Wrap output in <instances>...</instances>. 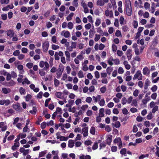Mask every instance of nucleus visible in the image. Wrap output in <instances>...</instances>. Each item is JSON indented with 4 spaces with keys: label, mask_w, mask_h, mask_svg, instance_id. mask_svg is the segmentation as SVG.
<instances>
[{
    "label": "nucleus",
    "mask_w": 159,
    "mask_h": 159,
    "mask_svg": "<svg viewBox=\"0 0 159 159\" xmlns=\"http://www.w3.org/2000/svg\"><path fill=\"white\" fill-rule=\"evenodd\" d=\"M43 70L47 71L49 69V65L47 61L44 62L43 61H41L39 63V66L41 68H43L44 66Z\"/></svg>",
    "instance_id": "obj_1"
},
{
    "label": "nucleus",
    "mask_w": 159,
    "mask_h": 159,
    "mask_svg": "<svg viewBox=\"0 0 159 159\" xmlns=\"http://www.w3.org/2000/svg\"><path fill=\"white\" fill-rule=\"evenodd\" d=\"M64 70V66H60L57 70V79H59L61 75L62 72Z\"/></svg>",
    "instance_id": "obj_2"
},
{
    "label": "nucleus",
    "mask_w": 159,
    "mask_h": 159,
    "mask_svg": "<svg viewBox=\"0 0 159 159\" xmlns=\"http://www.w3.org/2000/svg\"><path fill=\"white\" fill-rule=\"evenodd\" d=\"M142 75L141 73V72L138 70L137 71L136 74L134 75V77L133 78V80L138 79L139 80H141L142 79Z\"/></svg>",
    "instance_id": "obj_3"
},
{
    "label": "nucleus",
    "mask_w": 159,
    "mask_h": 159,
    "mask_svg": "<svg viewBox=\"0 0 159 159\" xmlns=\"http://www.w3.org/2000/svg\"><path fill=\"white\" fill-rule=\"evenodd\" d=\"M13 108L16 111L21 112L22 110V108L21 107L20 104L17 103L16 104H13L12 105Z\"/></svg>",
    "instance_id": "obj_4"
},
{
    "label": "nucleus",
    "mask_w": 159,
    "mask_h": 159,
    "mask_svg": "<svg viewBox=\"0 0 159 159\" xmlns=\"http://www.w3.org/2000/svg\"><path fill=\"white\" fill-rule=\"evenodd\" d=\"M49 43L48 41L44 43L42 45L43 51L44 52H46L48 49Z\"/></svg>",
    "instance_id": "obj_5"
},
{
    "label": "nucleus",
    "mask_w": 159,
    "mask_h": 159,
    "mask_svg": "<svg viewBox=\"0 0 159 159\" xmlns=\"http://www.w3.org/2000/svg\"><path fill=\"white\" fill-rule=\"evenodd\" d=\"M125 4L126 14L127 15L129 16V0H126Z\"/></svg>",
    "instance_id": "obj_6"
},
{
    "label": "nucleus",
    "mask_w": 159,
    "mask_h": 159,
    "mask_svg": "<svg viewBox=\"0 0 159 159\" xmlns=\"http://www.w3.org/2000/svg\"><path fill=\"white\" fill-rule=\"evenodd\" d=\"M88 127H86L83 128L82 129V133L83 132V136L84 137H86L88 135Z\"/></svg>",
    "instance_id": "obj_7"
},
{
    "label": "nucleus",
    "mask_w": 159,
    "mask_h": 159,
    "mask_svg": "<svg viewBox=\"0 0 159 159\" xmlns=\"http://www.w3.org/2000/svg\"><path fill=\"white\" fill-rule=\"evenodd\" d=\"M137 45L136 43H134L133 45V47L134 48V51L135 53L137 55H139L140 54V51L139 50V48L137 47Z\"/></svg>",
    "instance_id": "obj_8"
},
{
    "label": "nucleus",
    "mask_w": 159,
    "mask_h": 159,
    "mask_svg": "<svg viewBox=\"0 0 159 159\" xmlns=\"http://www.w3.org/2000/svg\"><path fill=\"white\" fill-rule=\"evenodd\" d=\"M61 35H63L65 38H67L70 37V33L68 31H66L65 32V31L63 30L61 32Z\"/></svg>",
    "instance_id": "obj_9"
},
{
    "label": "nucleus",
    "mask_w": 159,
    "mask_h": 159,
    "mask_svg": "<svg viewBox=\"0 0 159 159\" xmlns=\"http://www.w3.org/2000/svg\"><path fill=\"white\" fill-rule=\"evenodd\" d=\"M143 71V73L144 75H148L150 73L149 69L147 67H145L144 68Z\"/></svg>",
    "instance_id": "obj_10"
},
{
    "label": "nucleus",
    "mask_w": 159,
    "mask_h": 159,
    "mask_svg": "<svg viewBox=\"0 0 159 159\" xmlns=\"http://www.w3.org/2000/svg\"><path fill=\"white\" fill-rule=\"evenodd\" d=\"M17 68L19 70H20V73L23 74L24 73L23 66L22 65H19L17 66Z\"/></svg>",
    "instance_id": "obj_11"
},
{
    "label": "nucleus",
    "mask_w": 159,
    "mask_h": 159,
    "mask_svg": "<svg viewBox=\"0 0 159 159\" xmlns=\"http://www.w3.org/2000/svg\"><path fill=\"white\" fill-rule=\"evenodd\" d=\"M14 35L13 31L12 30H9L7 31V35L11 38L13 37Z\"/></svg>",
    "instance_id": "obj_12"
},
{
    "label": "nucleus",
    "mask_w": 159,
    "mask_h": 159,
    "mask_svg": "<svg viewBox=\"0 0 159 159\" xmlns=\"http://www.w3.org/2000/svg\"><path fill=\"white\" fill-rule=\"evenodd\" d=\"M74 145V140L70 139L68 141V146L70 148H72Z\"/></svg>",
    "instance_id": "obj_13"
},
{
    "label": "nucleus",
    "mask_w": 159,
    "mask_h": 159,
    "mask_svg": "<svg viewBox=\"0 0 159 159\" xmlns=\"http://www.w3.org/2000/svg\"><path fill=\"white\" fill-rule=\"evenodd\" d=\"M2 91L4 93L7 94L11 92V89L9 88L7 89L5 88H3L2 89Z\"/></svg>",
    "instance_id": "obj_14"
},
{
    "label": "nucleus",
    "mask_w": 159,
    "mask_h": 159,
    "mask_svg": "<svg viewBox=\"0 0 159 159\" xmlns=\"http://www.w3.org/2000/svg\"><path fill=\"white\" fill-rule=\"evenodd\" d=\"M105 15L107 16H108L110 15V17L113 16V13L112 11H109L108 10H107L105 11Z\"/></svg>",
    "instance_id": "obj_15"
},
{
    "label": "nucleus",
    "mask_w": 159,
    "mask_h": 159,
    "mask_svg": "<svg viewBox=\"0 0 159 159\" xmlns=\"http://www.w3.org/2000/svg\"><path fill=\"white\" fill-rule=\"evenodd\" d=\"M112 126H114L116 128H119L120 126V123L119 121H117L115 123H112L111 124Z\"/></svg>",
    "instance_id": "obj_16"
},
{
    "label": "nucleus",
    "mask_w": 159,
    "mask_h": 159,
    "mask_svg": "<svg viewBox=\"0 0 159 159\" xmlns=\"http://www.w3.org/2000/svg\"><path fill=\"white\" fill-rule=\"evenodd\" d=\"M112 135H110L107 139L106 141L108 145H110L112 141Z\"/></svg>",
    "instance_id": "obj_17"
},
{
    "label": "nucleus",
    "mask_w": 159,
    "mask_h": 159,
    "mask_svg": "<svg viewBox=\"0 0 159 159\" xmlns=\"http://www.w3.org/2000/svg\"><path fill=\"white\" fill-rule=\"evenodd\" d=\"M19 91L21 95H25L26 93L25 89L22 87L20 88Z\"/></svg>",
    "instance_id": "obj_18"
},
{
    "label": "nucleus",
    "mask_w": 159,
    "mask_h": 159,
    "mask_svg": "<svg viewBox=\"0 0 159 159\" xmlns=\"http://www.w3.org/2000/svg\"><path fill=\"white\" fill-rule=\"evenodd\" d=\"M122 103L123 105L125 104L127 102L128 103H129V98H128V100H127L126 98L125 97H124L122 98Z\"/></svg>",
    "instance_id": "obj_19"
},
{
    "label": "nucleus",
    "mask_w": 159,
    "mask_h": 159,
    "mask_svg": "<svg viewBox=\"0 0 159 159\" xmlns=\"http://www.w3.org/2000/svg\"><path fill=\"white\" fill-rule=\"evenodd\" d=\"M15 84V82L12 80H11L10 81L7 83V86H11L14 85Z\"/></svg>",
    "instance_id": "obj_20"
},
{
    "label": "nucleus",
    "mask_w": 159,
    "mask_h": 159,
    "mask_svg": "<svg viewBox=\"0 0 159 159\" xmlns=\"http://www.w3.org/2000/svg\"><path fill=\"white\" fill-rule=\"evenodd\" d=\"M89 37L90 38L93 37L94 34V29L93 27L92 28V30H90L89 31Z\"/></svg>",
    "instance_id": "obj_21"
},
{
    "label": "nucleus",
    "mask_w": 159,
    "mask_h": 159,
    "mask_svg": "<svg viewBox=\"0 0 159 159\" xmlns=\"http://www.w3.org/2000/svg\"><path fill=\"white\" fill-rule=\"evenodd\" d=\"M104 109L103 108H101L100 109L99 116L100 117H102L104 116Z\"/></svg>",
    "instance_id": "obj_22"
},
{
    "label": "nucleus",
    "mask_w": 159,
    "mask_h": 159,
    "mask_svg": "<svg viewBox=\"0 0 159 159\" xmlns=\"http://www.w3.org/2000/svg\"><path fill=\"white\" fill-rule=\"evenodd\" d=\"M110 59L111 60V61H114V64L116 65H118L120 64V61L118 59H114L113 58L110 57Z\"/></svg>",
    "instance_id": "obj_23"
},
{
    "label": "nucleus",
    "mask_w": 159,
    "mask_h": 159,
    "mask_svg": "<svg viewBox=\"0 0 159 159\" xmlns=\"http://www.w3.org/2000/svg\"><path fill=\"white\" fill-rule=\"evenodd\" d=\"M90 133L92 135H94L95 133V128L93 126H92L91 127Z\"/></svg>",
    "instance_id": "obj_24"
},
{
    "label": "nucleus",
    "mask_w": 159,
    "mask_h": 159,
    "mask_svg": "<svg viewBox=\"0 0 159 159\" xmlns=\"http://www.w3.org/2000/svg\"><path fill=\"white\" fill-rule=\"evenodd\" d=\"M97 4L98 6H102L104 4V2L102 0H98L97 2Z\"/></svg>",
    "instance_id": "obj_25"
},
{
    "label": "nucleus",
    "mask_w": 159,
    "mask_h": 159,
    "mask_svg": "<svg viewBox=\"0 0 159 159\" xmlns=\"http://www.w3.org/2000/svg\"><path fill=\"white\" fill-rule=\"evenodd\" d=\"M25 83L27 84H30V81L28 80L27 78L24 79V81L22 82V84H25Z\"/></svg>",
    "instance_id": "obj_26"
},
{
    "label": "nucleus",
    "mask_w": 159,
    "mask_h": 159,
    "mask_svg": "<svg viewBox=\"0 0 159 159\" xmlns=\"http://www.w3.org/2000/svg\"><path fill=\"white\" fill-rule=\"evenodd\" d=\"M74 13L73 12L71 13L68 16H67L66 18V20L68 21H69L71 20L72 19V18L73 16Z\"/></svg>",
    "instance_id": "obj_27"
},
{
    "label": "nucleus",
    "mask_w": 159,
    "mask_h": 159,
    "mask_svg": "<svg viewBox=\"0 0 159 159\" xmlns=\"http://www.w3.org/2000/svg\"><path fill=\"white\" fill-rule=\"evenodd\" d=\"M55 95L58 98L60 99L61 98V96L62 95V93L61 92H57L55 93Z\"/></svg>",
    "instance_id": "obj_28"
},
{
    "label": "nucleus",
    "mask_w": 159,
    "mask_h": 159,
    "mask_svg": "<svg viewBox=\"0 0 159 159\" xmlns=\"http://www.w3.org/2000/svg\"><path fill=\"white\" fill-rule=\"evenodd\" d=\"M113 70V68L111 67H108L107 69V73L109 74L110 75L111 73V72Z\"/></svg>",
    "instance_id": "obj_29"
},
{
    "label": "nucleus",
    "mask_w": 159,
    "mask_h": 159,
    "mask_svg": "<svg viewBox=\"0 0 159 159\" xmlns=\"http://www.w3.org/2000/svg\"><path fill=\"white\" fill-rule=\"evenodd\" d=\"M121 141V138L120 137H118L114 139L113 142L114 143H120Z\"/></svg>",
    "instance_id": "obj_30"
},
{
    "label": "nucleus",
    "mask_w": 159,
    "mask_h": 159,
    "mask_svg": "<svg viewBox=\"0 0 159 159\" xmlns=\"http://www.w3.org/2000/svg\"><path fill=\"white\" fill-rule=\"evenodd\" d=\"M107 90V88L106 86H104L101 87L100 89V90L101 93H105Z\"/></svg>",
    "instance_id": "obj_31"
},
{
    "label": "nucleus",
    "mask_w": 159,
    "mask_h": 159,
    "mask_svg": "<svg viewBox=\"0 0 159 159\" xmlns=\"http://www.w3.org/2000/svg\"><path fill=\"white\" fill-rule=\"evenodd\" d=\"M131 105L132 106L136 107L137 105V100L135 99L133 100Z\"/></svg>",
    "instance_id": "obj_32"
},
{
    "label": "nucleus",
    "mask_w": 159,
    "mask_h": 159,
    "mask_svg": "<svg viewBox=\"0 0 159 159\" xmlns=\"http://www.w3.org/2000/svg\"><path fill=\"white\" fill-rule=\"evenodd\" d=\"M54 84L55 87L58 86L60 84V82H59V81L58 80H57L55 78L54 79Z\"/></svg>",
    "instance_id": "obj_33"
},
{
    "label": "nucleus",
    "mask_w": 159,
    "mask_h": 159,
    "mask_svg": "<svg viewBox=\"0 0 159 159\" xmlns=\"http://www.w3.org/2000/svg\"><path fill=\"white\" fill-rule=\"evenodd\" d=\"M78 76L79 78H82L84 77L83 72L82 71L80 70L79 71Z\"/></svg>",
    "instance_id": "obj_34"
},
{
    "label": "nucleus",
    "mask_w": 159,
    "mask_h": 159,
    "mask_svg": "<svg viewBox=\"0 0 159 159\" xmlns=\"http://www.w3.org/2000/svg\"><path fill=\"white\" fill-rule=\"evenodd\" d=\"M158 109V107L157 106H155L153 108L152 112L153 113H154L157 111Z\"/></svg>",
    "instance_id": "obj_35"
},
{
    "label": "nucleus",
    "mask_w": 159,
    "mask_h": 159,
    "mask_svg": "<svg viewBox=\"0 0 159 159\" xmlns=\"http://www.w3.org/2000/svg\"><path fill=\"white\" fill-rule=\"evenodd\" d=\"M101 20L97 18L95 22V25L97 26H99L101 23Z\"/></svg>",
    "instance_id": "obj_36"
},
{
    "label": "nucleus",
    "mask_w": 159,
    "mask_h": 159,
    "mask_svg": "<svg viewBox=\"0 0 159 159\" xmlns=\"http://www.w3.org/2000/svg\"><path fill=\"white\" fill-rule=\"evenodd\" d=\"M46 151H44L40 152L39 154V157H43L46 154Z\"/></svg>",
    "instance_id": "obj_37"
},
{
    "label": "nucleus",
    "mask_w": 159,
    "mask_h": 159,
    "mask_svg": "<svg viewBox=\"0 0 159 159\" xmlns=\"http://www.w3.org/2000/svg\"><path fill=\"white\" fill-rule=\"evenodd\" d=\"M33 66V64L32 63L29 62L26 64V66L29 69H31Z\"/></svg>",
    "instance_id": "obj_38"
},
{
    "label": "nucleus",
    "mask_w": 159,
    "mask_h": 159,
    "mask_svg": "<svg viewBox=\"0 0 159 159\" xmlns=\"http://www.w3.org/2000/svg\"><path fill=\"white\" fill-rule=\"evenodd\" d=\"M120 153L122 155H124L126 154V148H124L121 149L120 152Z\"/></svg>",
    "instance_id": "obj_39"
},
{
    "label": "nucleus",
    "mask_w": 159,
    "mask_h": 159,
    "mask_svg": "<svg viewBox=\"0 0 159 159\" xmlns=\"http://www.w3.org/2000/svg\"><path fill=\"white\" fill-rule=\"evenodd\" d=\"M98 148V144L97 142H95L93 145L92 148L93 150H95L97 149Z\"/></svg>",
    "instance_id": "obj_40"
},
{
    "label": "nucleus",
    "mask_w": 159,
    "mask_h": 159,
    "mask_svg": "<svg viewBox=\"0 0 159 159\" xmlns=\"http://www.w3.org/2000/svg\"><path fill=\"white\" fill-rule=\"evenodd\" d=\"M46 126V123L45 122H43L41 124V128L42 129H45Z\"/></svg>",
    "instance_id": "obj_41"
},
{
    "label": "nucleus",
    "mask_w": 159,
    "mask_h": 159,
    "mask_svg": "<svg viewBox=\"0 0 159 159\" xmlns=\"http://www.w3.org/2000/svg\"><path fill=\"white\" fill-rule=\"evenodd\" d=\"M19 119L20 118L18 117L16 118L14 120L13 122V125L16 124L19 121Z\"/></svg>",
    "instance_id": "obj_42"
},
{
    "label": "nucleus",
    "mask_w": 159,
    "mask_h": 159,
    "mask_svg": "<svg viewBox=\"0 0 159 159\" xmlns=\"http://www.w3.org/2000/svg\"><path fill=\"white\" fill-rule=\"evenodd\" d=\"M43 94V93L42 91H40L37 96V98L39 99L42 98Z\"/></svg>",
    "instance_id": "obj_43"
},
{
    "label": "nucleus",
    "mask_w": 159,
    "mask_h": 159,
    "mask_svg": "<svg viewBox=\"0 0 159 159\" xmlns=\"http://www.w3.org/2000/svg\"><path fill=\"white\" fill-rule=\"evenodd\" d=\"M60 48L59 46L58 45H56L55 44H52V49L53 50H57L58 48Z\"/></svg>",
    "instance_id": "obj_44"
},
{
    "label": "nucleus",
    "mask_w": 159,
    "mask_h": 159,
    "mask_svg": "<svg viewBox=\"0 0 159 159\" xmlns=\"http://www.w3.org/2000/svg\"><path fill=\"white\" fill-rule=\"evenodd\" d=\"M31 95L30 94H28L25 97V100L26 101H29L31 98Z\"/></svg>",
    "instance_id": "obj_45"
},
{
    "label": "nucleus",
    "mask_w": 159,
    "mask_h": 159,
    "mask_svg": "<svg viewBox=\"0 0 159 159\" xmlns=\"http://www.w3.org/2000/svg\"><path fill=\"white\" fill-rule=\"evenodd\" d=\"M51 100V98H48L46 100L44 104L45 107H47L48 106L49 102Z\"/></svg>",
    "instance_id": "obj_46"
},
{
    "label": "nucleus",
    "mask_w": 159,
    "mask_h": 159,
    "mask_svg": "<svg viewBox=\"0 0 159 159\" xmlns=\"http://www.w3.org/2000/svg\"><path fill=\"white\" fill-rule=\"evenodd\" d=\"M144 7L145 9L146 10H147V9H149L150 8V5L147 2H146L144 3Z\"/></svg>",
    "instance_id": "obj_47"
},
{
    "label": "nucleus",
    "mask_w": 159,
    "mask_h": 159,
    "mask_svg": "<svg viewBox=\"0 0 159 159\" xmlns=\"http://www.w3.org/2000/svg\"><path fill=\"white\" fill-rule=\"evenodd\" d=\"M121 35L120 31L119 30H117L115 33V35L117 37H119Z\"/></svg>",
    "instance_id": "obj_48"
},
{
    "label": "nucleus",
    "mask_w": 159,
    "mask_h": 159,
    "mask_svg": "<svg viewBox=\"0 0 159 159\" xmlns=\"http://www.w3.org/2000/svg\"><path fill=\"white\" fill-rule=\"evenodd\" d=\"M11 77V74L9 73H7V75L6 80L7 81L10 80Z\"/></svg>",
    "instance_id": "obj_49"
},
{
    "label": "nucleus",
    "mask_w": 159,
    "mask_h": 159,
    "mask_svg": "<svg viewBox=\"0 0 159 159\" xmlns=\"http://www.w3.org/2000/svg\"><path fill=\"white\" fill-rule=\"evenodd\" d=\"M77 43L76 42H72L71 46L73 48H75L76 47Z\"/></svg>",
    "instance_id": "obj_50"
},
{
    "label": "nucleus",
    "mask_w": 159,
    "mask_h": 159,
    "mask_svg": "<svg viewBox=\"0 0 159 159\" xmlns=\"http://www.w3.org/2000/svg\"><path fill=\"white\" fill-rule=\"evenodd\" d=\"M133 25L134 28H136L138 26V22L137 21L134 20L133 22Z\"/></svg>",
    "instance_id": "obj_51"
},
{
    "label": "nucleus",
    "mask_w": 159,
    "mask_h": 159,
    "mask_svg": "<svg viewBox=\"0 0 159 159\" xmlns=\"http://www.w3.org/2000/svg\"><path fill=\"white\" fill-rule=\"evenodd\" d=\"M68 137H64L63 136H61L60 141H66L68 139Z\"/></svg>",
    "instance_id": "obj_52"
},
{
    "label": "nucleus",
    "mask_w": 159,
    "mask_h": 159,
    "mask_svg": "<svg viewBox=\"0 0 159 159\" xmlns=\"http://www.w3.org/2000/svg\"><path fill=\"white\" fill-rule=\"evenodd\" d=\"M39 73L41 76H44L45 75V73L43 70H39Z\"/></svg>",
    "instance_id": "obj_53"
},
{
    "label": "nucleus",
    "mask_w": 159,
    "mask_h": 159,
    "mask_svg": "<svg viewBox=\"0 0 159 159\" xmlns=\"http://www.w3.org/2000/svg\"><path fill=\"white\" fill-rule=\"evenodd\" d=\"M95 36L94 40L95 41L97 42L100 39L101 36L99 34H96Z\"/></svg>",
    "instance_id": "obj_54"
},
{
    "label": "nucleus",
    "mask_w": 159,
    "mask_h": 159,
    "mask_svg": "<svg viewBox=\"0 0 159 159\" xmlns=\"http://www.w3.org/2000/svg\"><path fill=\"white\" fill-rule=\"evenodd\" d=\"M11 77L14 78H15L17 76V74L14 71H11Z\"/></svg>",
    "instance_id": "obj_55"
},
{
    "label": "nucleus",
    "mask_w": 159,
    "mask_h": 159,
    "mask_svg": "<svg viewBox=\"0 0 159 159\" xmlns=\"http://www.w3.org/2000/svg\"><path fill=\"white\" fill-rule=\"evenodd\" d=\"M158 43L157 39V38H154L152 41V44L154 45H156Z\"/></svg>",
    "instance_id": "obj_56"
},
{
    "label": "nucleus",
    "mask_w": 159,
    "mask_h": 159,
    "mask_svg": "<svg viewBox=\"0 0 159 159\" xmlns=\"http://www.w3.org/2000/svg\"><path fill=\"white\" fill-rule=\"evenodd\" d=\"M112 48L113 51L115 52L117 49V47L115 44H113L112 46Z\"/></svg>",
    "instance_id": "obj_57"
},
{
    "label": "nucleus",
    "mask_w": 159,
    "mask_h": 159,
    "mask_svg": "<svg viewBox=\"0 0 159 159\" xmlns=\"http://www.w3.org/2000/svg\"><path fill=\"white\" fill-rule=\"evenodd\" d=\"M114 25L116 27H118L119 26V21L117 19H115V22L114 23Z\"/></svg>",
    "instance_id": "obj_58"
},
{
    "label": "nucleus",
    "mask_w": 159,
    "mask_h": 159,
    "mask_svg": "<svg viewBox=\"0 0 159 159\" xmlns=\"http://www.w3.org/2000/svg\"><path fill=\"white\" fill-rule=\"evenodd\" d=\"M157 87L156 85H154L152 87L151 90L153 92H154L157 91Z\"/></svg>",
    "instance_id": "obj_59"
},
{
    "label": "nucleus",
    "mask_w": 159,
    "mask_h": 159,
    "mask_svg": "<svg viewBox=\"0 0 159 159\" xmlns=\"http://www.w3.org/2000/svg\"><path fill=\"white\" fill-rule=\"evenodd\" d=\"M157 97V94L156 93H154L152 94L151 96V98L152 99L155 100L156 98Z\"/></svg>",
    "instance_id": "obj_60"
},
{
    "label": "nucleus",
    "mask_w": 159,
    "mask_h": 159,
    "mask_svg": "<svg viewBox=\"0 0 159 159\" xmlns=\"http://www.w3.org/2000/svg\"><path fill=\"white\" fill-rule=\"evenodd\" d=\"M73 24L72 22H69L68 24V27L70 29H71L73 28Z\"/></svg>",
    "instance_id": "obj_61"
},
{
    "label": "nucleus",
    "mask_w": 159,
    "mask_h": 159,
    "mask_svg": "<svg viewBox=\"0 0 159 159\" xmlns=\"http://www.w3.org/2000/svg\"><path fill=\"white\" fill-rule=\"evenodd\" d=\"M2 19L3 20H6L7 18V16L6 14H2L1 15Z\"/></svg>",
    "instance_id": "obj_62"
},
{
    "label": "nucleus",
    "mask_w": 159,
    "mask_h": 159,
    "mask_svg": "<svg viewBox=\"0 0 159 159\" xmlns=\"http://www.w3.org/2000/svg\"><path fill=\"white\" fill-rule=\"evenodd\" d=\"M19 54L20 51L19 50H16L13 53V55L15 56H18Z\"/></svg>",
    "instance_id": "obj_63"
},
{
    "label": "nucleus",
    "mask_w": 159,
    "mask_h": 159,
    "mask_svg": "<svg viewBox=\"0 0 159 159\" xmlns=\"http://www.w3.org/2000/svg\"><path fill=\"white\" fill-rule=\"evenodd\" d=\"M118 72L119 74H121L124 72V70L122 67H120L118 69Z\"/></svg>",
    "instance_id": "obj_64"
}]
</instances>
